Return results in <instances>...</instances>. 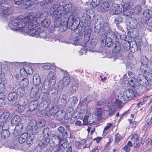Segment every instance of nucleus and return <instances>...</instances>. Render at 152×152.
Wrapping results in <instances>:
<instances>
[{
	"label": "nucleus",
	"mask_w": 152,
	"mask_h": 152,
	"mask_svg": "<svg viewBox=\"0 0 152 152\" xmlns=\"http://www.w3.org/2000/svg\"><path fill=\"white\" fill-rule=\"evenodd\" d=\"M72 7V5L68 4L66 5H61L60 4H52L50 10L52 12L53 18H61L68 19L70 15V11Z\"/></svg>",
	"instance_id": "obj_1"
},
{
	"label": "nucleus",
	"mask_w": 152,
	"mask_h": 152,
	"mask_svg": "<svg viewBox=\"0 0 152 152\" xmlns=\"http://www.w3.org/2000/svg\"><path fill=\"white\" fill-rule=\"evenodd\" d=\"M34 19V16L30 14H29L25 17L19 16L17 18L12 20V24L14 26H16L12 28V29L22 31L23 30V28L26 24L27 23L31 22Z\"/></svg>",
	"instance_id": "obj_2"
},
{
	"label": "nucleus",
	"mask_w": 152,
	"mask_h": 152,
	"mask_svg": "<svg viewBox=\"0 0 152 152\" xmlns=\"http://www.w3.org/2000/svg\"><path fill=\"white\" fill-rule=\"evenodd\" d=\"M110 26V24L107 22L97 21L95 23L94 31L98 34L102 29L104 32L106 33L111 37L118 35L117 32H114L112 30Z\"/></svg>",
	"instance_id": "obj_3"
},
{
	"label": "nucleus",
	"mask_w": 152,
	"mask_h": 152,
	"mask_svg": "<svg viewBox=\"0 0 152 152\" xmlns=\"http://www.w3.org/2000/svg\"><path fill=\"white\" fill-rule=\"evenodd\" d=\"M83 30L84 37L83 41L85 43L84 48L85 49L91 50L94 48L96 44L95 42L92 43L90 39V36L92 31V29L89 26H86L81 28L80 30Z\"/></svg>",
	"instance_id": "obj_4"
},
{
	"label": "nucleus",
	"mask_w": 152,
	"mask_h": 152,
	"mask_svg": "<svg viewBox=\"0 0 152 152\" xmlns=\"http://www.w3.org/2000/svg\"><path fill=\"white\" fill-rule=\"evenodd\" d=\"M68 22L69 23V28H70L72 31L75 30V31L76 33L77 31V30L79 31L81 30L80 28V25L79 26L80 23V20L79 18H75L74 19H70L69 18Z\"/></svg>",
	"instance_id": "obj_5"
},
{
	"label": "nucleus",
	"mask_w": 152,
	"mask_h": 152,
	"mask_svg": "<svg viewBox=\"0 0 152 152\" xmlns=\"http://www.w3.org/2000/svg\"><path fill=\"white\" fill-rule=\"evenodd\" d=\"M42 99L43 101L40 103L39 106V110H41V111L49 108L51 104V100L47 96V95L43 94L42 95Z\"/></svg>",
	"instance_id": "obj_6"
},
{
	"label": "nucleus",
	"mask_w": 152,
	"mask_h": 152,
	"mask_svg": "<svg viewBox=\"0 0 152 152\" xmlns=\"http://www.w3.org/2000/svg\"><path fill=\"white\" fill-rule=\"evenodd\" d=\"M41 92V87L35 86L31 88L30 95L31 98H34L35 100H37L40 98Z\"/></svg>",
	"instance_id": "obj_7"
},
{
	"label": "nucleus",
	"mask_w": 152,
	"mask_h": 152,
	"mask_svg": "<svg viewBox=\"0 0 152 152\" xmlns=\"http://www.w3.org/2000/svg\"><path fill=\"white\" fill-rule=\"evenodd\" d=\"M123 7L122 4H113L110 10V13L113 15L120 14L122 12Z\"/></svg>",
	"instance_id": "obj_8"
},
{
	"label": "nucleus",
	"mask_w": 152,
	"mask_h": 152,
	"mask_svg": "<svg viewBox=\"0 0 152 152\" xmlns=\"http://www.w3.org/2000/svg\"><path fill=\"white\" fill-rule=\"evenodd\" d=\"M116 36H114L112 38L114 41V48L113 49V52L114 53H118L121 51V43L119 40L118 34Z\"/></svg>",
	"instance_id": "obj_9"
},
{
	"label": "nucleus",
	"mask_w": 152,
	"mask_h": 152,
	"mask_svg": "<svg viewBox=\"0 0 152 152\" xmlns=\"http://www.w3.org/2000/svg\"><path fill=\"white\" fill-rule=\"evenodd\" d=\"M127 98L126 96L124 93H120L118 95V99L116 100L115 103L117 106H121V104H125L127 102Z\"/></svg>",
	"instance_id": "obj_10"
},
{
	"label": "nucleus",
	"mask_w": 152,
	"mask_h": 152,
	"mask_svg": "<svg viewBox=\"0 0 152 152\" xmlns=\"http://www.w3.org/2000/svg\"><path fill=\"white\" fill-rule=\"evenodd\" d=\"M81 30H79V33H77L78 34V35L75 37V38H73L72 40L71 41V43L74 45H75L82 44V43L84 44L83 45L84 46L85 45V43L83 41V34H82L81 33H80V31Z\"/></svg>",
	"instance_id": "obj_11"
},
{
	"label": "nucleus",
	"mask_w": 152,
	"mask_h": 152,
	"mask_svg": "<svg viewBox=\"0 0 152 152\" xmlns=\"http://www.w3.org/2000/svg\"><path fill=\"white\" fill-rule=\"evenodd\" d=\"M37 123L34 119L30 121L28 124V127L30 129V133L32 135H35L37 132Z\"/></svg>",
	"instance_id": "obj_12"
},
{
	"label": "nucleus",
	"mask_w": 152,
	"mask_h": 152,
	"mask_svg": "<svg viewBox=\"0 0 152 152\" xmlns=\"http://www.w3.org/2000/svg\"><path fill=\"white\" fill-rule=\"evenodd\" d=\"M54 85H52L51 83L48 80H45L43 82L42 88H41V92L44 94H46L50 89V86Z\"/></svg>",
	"instance_id": "obj_13"
},
{
	"label": "nucleus",
	"mask_w": 152,
	"mask_h": 152,
	"mask_svg": "<svg viewBox=\"0 0 152 152\" xmlns=\"http://www.w3.org/2000/svg\"><path fill=\"white\" fill-rule=\"evenodd\" d=\"M137 79L134 77H130L128 79L127 82L129 85L135 90L138 89L139 86L138 85Z\"/></svg>",
	"instance_id": "obj_14"
},
{
	"label": "nucleus",
	"mask_w": 152,
	"mask_h": 152,
	"mask_svg": "<svg viewBox=\"0 0 152 152\" xmlns=\"http://www.w3.org/2000/svg\"><path fill=\"white\" fill-rule=\"evenodd\" d=\"M137 23V20L134 18H129L127 22L128 30L136 28Z\"/></svg>",
	"instance_id": "obj_15"
},
{
	"label": "nucleus",
	"mask_w": 152,
	"mask_h": 152,
	"mask_svg": "<svg viewBox=\"0 0 152 152\" xmlns=\"http://www.w3.org/2000/svg\"><path fill=\"white\" fill-rule=\"evenodd\" d=\"M50 141L49 138H44L39 141L37 148L42 149L47 146Z\"/></svg>",
	"instance_id": "obj_16"
},
{
	"label": "nucleus",
	"mask_w": 152,
	"mask_h": 152,
	"mask_svg": "<svg viewBox=\"0 0 152 152\" xmlns=\"http://www.w3.org/2000/svg\"><path fill=\"white\" fill-rule=\"evenodd\" d=\"M27 103L25 102L24 97L23 96H21L18 100L12 104V107H15L18 105H26Z\"/></svg>",
	"instance_id": "obj_17"
},
{
	"label": "nucleus",
	"mask_w": 152,
	"mask_h": 152,
	"mask_svg": "<svg viewBox=\"0 0 152 152\" xmlns=\"http://www.w3.org/2000/svg\"><path fill=\"white\" fill-rule=\"evenodd\" d=\"M18 97V94L15 91L10 93L7 96L8 100L12 104L17 101Z\"/></svg>",
	"instance_id": "obj_18"
},
{
	"label": "nucleus",
	"mask_w": 152,
	"mask_h": 152,
	"mask_svg": "<svg viewBox=\"0 0 152 152\" xmlns=\"http://www.w3.org/2000/svg\"><path fill=\"white\" fill-rule=\"evenodd\" d=\"M128 30L130 39H131L132 38L134 39L137 37L139 35V31L136 28L131 29Z\"/></svg>",
	"instance_id": "obj_19"
},
{
	"label": "nucleus",
	"mask_w": 152,
	"mask_h": 152,
	"mask_svg": "<svg viewBox=\"0 0 152 152\" xmlns=\"http://www.w3.org/2000/svg\"><path fill=\"white\" fill-rule=\"evenodd\" d=\"M70 82V79L69 77L66 76L63 78L62 81H60L58 84V87H61L62 88L63 87H66L69 85Z\"/></svg>",
	"instance_id": "obj_20"
},
{
	"label": "nucleus",
	"mask_w": 152,
	"mask_h": 152,
	"mask_svg": "<svg viewBox=\"0 0 152 152\" xmlns=\"http://www.w3.org/2000/svg\"><path fill=\"white\" fill-rule=\"evenodd\" d=\"M138 82V84L142 86H146L148 85V80L143 75H140L138 77L137 79Z\"/></svg>",
	"instance_id": "obj_21"
},
{
	"label": "nucleus",
	"mask_w": 152,
	"mask_h": 152,
	"mask_svg": "<svg viewBox=\"0 0 152 152\" xmlns=\"http://www.w3.org/2000/svg\"><path fill=\"white\" fill-rule=\"evenodd\" d=\"M123 5L122 11L124 15L127 16H130L133 14V10L130 8L132 6Z\"/></svg>",
	"instance_id": "obj_22"
},
{
	"label": "nucleus",
	"mask_w": 152,
	"mask_h": 152,
	"mask_svg": "<svg viewBox=\"0 0 152 152\" xmlns=\"http://www.w3.org/2000/svg\"><path fill=\"white\" fill-rule=\"evenodd\" d=\"M62 20V23L59 27L61 31L64 32L66 31L67 28H69V23L68 22V20L65 19Z\"/></svg>",
	"instance_id": "obj_23"
},
{
	"label": "nucleus",
	"mask_w": 152,
	"mask_h": 152,
	"mask_svg": "<svg viewBox=\"0 0 152 152\" xmlns=\"http://www.w3.org/2000/svg\"><path fill=\"white\" fill-rule=\"evenodd\" d=\"M66 114L64 111L60 110L57 112L56 116L58 120L61 121L63 119H68V118L66 117Z\"/></svg>",
	"instance_id": "obj_24"
},
{
	"label": "nucleus",
	"mask_w": 152,
	"mask_h": 152,
	"mask_svg": "<svg viewBox=\"0 0 152 152\" xmlns=\"http://www.w3.org/2000/svg\"><path fill=\"white\" fill-rule=\"evenodd\" d=\"M128 100L132 99L136 96V92L132 89H128L124 92Z\"/></svg>",
	"instance_id": "obj_25"
},
{
	"label": "nucleus",
	"mask_w": 152,
	"mask_h": 152,
	"mask_svg": "<svg viewBox=\"0 0 152 152\" xmlns=\"http://www.w3.org/2000/svg\"><path fill=\"white\" fill-rule=\"evenodd\" d=\"M51 83L52 85H55L56 82V78L54 73L53 72H50L48 75L47 78L46 80Z\"/></svg>",
	"instance_id": "obj_26"
},
{
	"label": "nucleus",
	"mask_w": 152,
	"mask_h": 152,
	"mask_svg": "<svg viewBox=\"0 0 152 152\" xmlns=\"http://www.w3.org/2000/svg\"><path fill=\"white\" fill-rule=\"evenodd\" d=\"M79 11L76 9H72L70 11V15L69 16V19L72 20L79 18Z\"/></svg>",
	"instance_id": "obj_27"
},
{
	"label": "nucleus",
	"mask_w": 152,
	"mask_h": 152,
	"mask_svg": "<svg viewBox=\"0 0 152 152\" xmlns=\"http://www.w3.org/2000/svg\"><path fill=\"white\" fill-rule=\"evenodd\" d=\"M1 126H0V131L1 130V128H2L3 131L1 133L0 132L1 134V137L2 139H6L9 136L10 133L9 130L7 129H4V126L1 127Z\"/></svg>",
	"instance_id": "obj_28"
},
{
	"label": "nucleus",
	"mask_w": 152,
	"mask_h": 152,
	"mask_svg": "<svg viewBox=\"0 0 152 152\" xmlns=\"http://www.w3.org/2000/svg\"><path fill=\"white\" fill-rule=\"evenodd\" d=\"M57 130L61 134L63 137L66 139L68 136V133L64 127L61 126H59Z\"/></svg>",
	"instance_id": "obj_29"
},
{
	"label": "nucleus",
	"mask_w": 152,
	"mask_h": 152,
	"mask_svg": "<svg viewBox=\"0 0 152 152\" xmlns=\"http://www.w3.org/2000/svg\"><path fill=\"white\" fill-rule=\"evenodd\" d=\"M38 101L37 100L31 101L29 105V111H33L35 110L38 106ZM28 112H29L28 110Z\"/></svg>",
	"instance_id": "obj_30"
},
{
	"label": "nucleus",
	"mask_w": 152,
	"mask_h": 152,
	"mask_svg": "<svg viewBox=\"0 0 152 152\" xmlns=\"http://www.w3.org/2000/svg\"><path fill=\"white\" fill-rule=\"evenodd\" d=\"M1 12L3 13L1 15V13H0V16L4 17V15H7L11 14L12 12V9L10 7H6L4 8Z\"/></svg>",
	"instance_id": "obj_31"
},
{
	"label": "nucleus",
	"mask_w": 152,
	"mask_h": 152,
	"mask_svg": "<svg viewBox=\"0 0 152 152\" xmlns=\"http://www.w3.org/2000/svg\"><path fill=\"white\" fill-rule=\"evenodd\" d=\"M110 6V4L108 2H104L101 4L100 10L102 11L103 12H106L109 10Z\"/></svg>",
	"instance_id": "obj_32"
},
{
	"label": "nucleus",
	"mask_w": 152,
	"mask_h": 152,
	"mask_svg": "<svg viewBox=\"0 0 152 152\" xmlns=\"http://www.w3.org/2000/svg\"><path fill=\"white\" fill-rule=\"evenodd\" d=\"M33 83L35 86H39L41 83V80L38 74L34 75L33 79Z\"/></svg>",
	"instance_id": "obj_33"
},
{
	"label": "nucleus",
	"mask_w": 152,
	"mask_h": 152,
	"mask_svg": "<svg viewBox=\"0 0 152 152\" xmlns=\"http://www.w3.org/2000/svg\"><path fill=\"white\" fill-rule=\"evenodd\" d=\"M28 133L25 132L22 134L18 138V140L19 143H23L26 140L28 136Z\"/></svg>",
	"instance_id": "obj_34"
},
{
	"label": "nucleus",
	"mask_w": 152,
	"mask_h": 152,
	"mask_svg": "<svg viewBox=\"0 0 152 152\" xmlns=\"http://www.w3.org/2000/svg\"><path fill=\"white\" fill-rule=\"evenodd\" d=\"M36 28L34 29H32L30 30H28L27 34L28 35L31 36H35L37 37H38V28L37 29V30Z\"/></svg>",
	"instance_id": "obj_35"
},
{
	"label": "nucleus",
	"mask_w": 152,
	"mask_h": 152,
	"mask_svg": "<svg viewBox=\"0 0 152 152\" xmlns=\"http://www.w3.org/2000/svg\"><path fill=\"white\" fill-rule=\"evenodd\" d=\"M42 134L45 138H48L51 134V131L48 128H45L43 130Z\"/></svg>",
	"instance_id": "obj_36"
},
{
	"label": "nucleus",
	"mask_w": 152,
	"mask_h": 152,
	"mask_svg": "<svg viewBox=\"0 0 152 152\" xmlns=\"http://www.w3.org/2000/svg\"><path fill=\"white\" fill-rule=\"evenodd\" d=\"M130 41L129 40H127L126 41L122 42V46L124 49L126 50H129L131 48Z\"/></svg>",
	"instance_id": "obj_37"
},
{
	"label": "nucleus",
	"mask_w": 152,
	"mask_h": 152,
	"mask_svg": "<svg viewBox=\"0 0 152 152\" xmlns=\"http://www.w3.org/2000/svg\"><path fill=\"white\" fill-rule=\"evenodd\" d=\"M115 111V107L113 106L112 107H110L109 110H105L104 113L107 114V116H110L114 114Z\"/></svg>",
	"instance_id": "obj_38"
},
{
	"label": "nucleus",
	"mask_w": 152,
	"mask_h": 152,
	"mask_svg": "<svg viewBox=\"0 0 152 152\" xmlns=\"http://www.w3.org/2000/svg\"><path fill=\"white\" fill-rule=\"evenodd\" d=\"M104 44L108 47H111L113 45L112 39L110 37H108L107 39L105 40Z\"/></svg>",
	"instance_id": "obj_39"
},
{
	"label": "nucleus",
	"mask_w": 152,
	"mask_h": 152,
	"mask_svg": "<svg viewBox=\"0 0 152 152\" xmlns=\"http://www.w3.org/2000/svg\"><path fill=\"white\" fill-rule=\"evenodd\" d=\"M50 21L48 19H45L41 21V25L44 27H48L50 23Z\"/></svg>",
	"instance_id": "obj_40"
},
{
	"label": "nucleus",
	"mask_w": 152,
	"mask_h": 152,
	"mask_svg": "<svg viewBox=\"0 0 152 152\" xmlns=\"http://www.w3.org/2000/svg\"><path fill=\"white\" fill-rule=\"evenodd\" d=\"M29 83V81L27 78H24L20 82V85L21 87H26Z\"/></svg>",
	"instance_id": "obj_41"
},
{
	"label": "nucleus",
	"mask_w": 152,
	"mask_h": 152,
	"mask_svg": "<svg viewBox=\"0 0 152 152\" xmlns=\"http://www.w3.org/2000/svg\"><path fill=\"white\" fill-rule=\"evenodd\" d=\"M89 99L90 97L87 96L86 98L83 99L80 102L81 106H83V107H86L87 106L89 102L91 101V100Z\"/></svg>",
	"instance_id": "obj_42"
},
{
	"label": "nucleus",
	"mask_w": 152,
	"mask_h": 152,
	"mask_svg": "<svg viewBox=\"0 0 152 152\" xmlns=\"http://www.w3.org/2000/svg\"><path fill=\"white\" fill-rule=\"evenodd\" d=\"M55 108L53 107L51 108L49 110V112H48V113H45V111H44V115L45 116H50V115H56V113L57 112L56 111H54Z\"/></svg>",
	"instance_id": "obj_43"
},
{
	"label": "nucleus",
	"mask_w": 152,
	"mask_h": 152,
	"mask_svg": "<svg viewBox=\"0 0 152 152\" xmlns=\"http://www.w3.org/2000/svg\"><path fill=\"white\" fill-rule=\"evenodd\" d=\"M55 19V21L54 22V27H59L61 25V19H60L61 18H53Z\"/></svg>",
	"instance_id": "obj_44"
},
{
	"label": "nucleus",
	"mask_w": 152,
	"mask_h": 152,
	"mask_svg": "<svg viewBox=\"0 0 152 152\" xmlns=\"http://www.w3.org/2000/svg\"><path fill=\"white\" fill-rule=\"evenodd\" d=\"M20 117L19 116L16 115L13 117L11 120L12 124L16 125L20 123Z\"/></svg>",
	"instance_id": "obj_45"
},
{
	"label": "nucleus",
	"mask_w": 152,
	"mask_h": 152,
	"mask_svg": "<svg viewBox=\"0 0 152 152\" xmlns=\"http://www.w3.org/2000/svg\"><path fill=\"white\" fill-rule=\"evenodd\" d=\"M143 15L147 18H152V11L151 10L148 9H146L144 11L143 13Z\"/></svg>",
	"instance_id": "obj_46"
},
{
	"label": "nucleus",
	"mask_w": 152,
	"mask_h": 152,
	"mask_svg": "<svg viewBox=\"0 0 152 152\" xmlns=\"http://www.w3.org/2000/svg\"><path fill=\"white\" fill-rule=\"evenodd\" d=\"M23 68H25V70H26L27 74L31 75L33 74V69L30 66L24 65L23 66Z\"/></svg>",
	"instance_id": "obj_47"
},
{
	"label": "nucleus",
	"mask_w": 152,
	"mask_h": 152,
	"mask_svg": "<svg viewBox=\"0 0 152 152\" xmlns=\"http://www.w3.org/2000/svg\"><path fill=\"white\" fill-rule=\"evenodd\" d=\"M86 15L87 19L90 20L91 21L92 20V19L93 20L94 18V15L92 13H90L89 10H87L86 11Z\"/></svg>",
	"instance_id": "obj_48"
},
{
	"label": "nucleus",
	"mask_w": 152,
	"mask_h": 152,
	"mask_svg": "<svg viewBox=\"0 0 152 152\" xmlns=\"http://www.w3.org/2000/svg\"><path fill=\"white\" fill-rule=\"evenodd\" d=\"M140 62L142 64V65H144L145 66H147L148 61L147 58L145 56H142L141 57Z\"/></svg>",
	"instance_id": "obj_49"
},
{
	"label": "nucleus",
	"mask_w": 152,
	"mask_h": 152,
	"mask_svg": "<svg viewBox=\"0 0 152 152\" xmlns=\"http://www.w3.org/2000/svg\"><path fill=\"white\" fill-rule=\"evenodd\" d=\"M124 20L123 18L120 16H118L116 17L114 19V22L117 25L122 23Z\"/></svg>",
	"instance_id": "obj_50"
},
{
	"label": "nucleus",
	"mask_w": 152,
	"mask_h": 152,
	"mask_svg": "<svg viewBox=\"0 0 152 152\" xmlns=\"http://www.w3.org/2000/svg\"><path fill=\"white\" fill-rule=\"evenodd\" d=\"M10 116V113L8 112H4L0 116V120H3L1 121H6L8 119Z\"/></svg>",
	"instance_id": "obj_51"
},
{
	"label": "nucleus",
	"mask_w": 152,
	"mask_h": 152,
	"mask_svg": "<svg viewBox=\"0 0 152 152\" xmlns=\"http://www.w3.org/2000/svg\"><path fill=\"white\" fill-rule=\"evenodd\" d=\"M78 101L77 97L73 96L69 99V101L70 104L72 106H74L76 104Z\"/></svg>",
	"instance_id": "obj_52"
},
{
	"label": "nucleus",
	"mask_w": 152,
	"mask_h": 152,
	"mask_svg": "<svg viewBox=\"0 0 152 152\" xmlns=\"http://www.w3.org/2000/svg\"><path fill=\"white\" fill-rule=\"evenodd\" d=\"M152 123V118H148L146 121V123L144 127V129L145 130H147L148 127L151 125Z\"/></svg>",
	"instance_id": "obj_53"
},
{
	"label": "nucleus",
	"mask_w": 152,
	"mask_h": 152,
	"mask_svg": "<svg viewBox=\"0 0 152 152\" xmlns=\"http://www.w3.org/2000/svg\"><path fill=\"white\" fill-rule=\"evenodd\" d=\"M33 139L34 137L32 136L29 135V137L28 136L26 140L27 144L29 146L32 144L33 143Z\"/></svg>",
	"instance_id": "obj_54"
},
{
	"label": "nucleus",
	"mask_w": 152,
	"mask_h": 152,
	"mask_svg": "<svg viewBox=\"0 0 152 152\" xmlns=\"http://www.w3.org/2000/svg\"><path fill=\"white\" fill-rule=\"evenodd\" d=\"M141 6L139 5L135 6L134 7V12L136 14H139L141 11Z\"/></svg>",
	"instance_id": "obj_55"
},
{
	"label": "nucleus",
	"mask_w": 152,
	"mask_h": 152,
	"mask_svg": "<svg viewBox=\"0 0 152 152\" xmlns=\"http://www.w3.org/2000/svg\"><path fill=\"white\" fill-rule=\"evenodd\" d=\"M38 37L43 38L45 36V33L44 32V30L43 29H40L39 28L38 29Z\"/></svg>",
	"instance_id": "obj_56"
},
{
	"label": "nucleus",
	"mask_w": 152,
	"mask_h": 152,
	"mask_svg": "<svg viewBox=\"0 0 152 152\" xmlns=\"http://www.w3.org/2000/svg\"><path fill=\"white\" fill-rule=\"evenodd\" d=\"M25 106L26 105H17L16 110L19 113L23 112L25 109L26 107Z\"/></svg>",
	"instance_id": "obj_57"
},
{
	"label": "nucleus",
	"mask_w": 152,
	"mask_h": 152,
	"mask_svg": "<svg viewBox=\"0 0 152 152\" xmlns=\"http://www.w3.org/2000/svg\"><path fill=\"white\" fill-rule=\"evenodd\" d=\"M68 146V144L66 142H64L62 144L59 145L57 147L61 150H62V151H63V150L66 148Z\"/></svg>",
	"instance_id": "obj_58"
},
{
	"label": "nucleus",
	"mask_w": 152,
	"mask_h": 152,
	"mask_svg": "<svg viewBox=\"0 0 152 152\" xmlns=\"http://www.w3.org/2000/svg\"><path fill=\"white\" fill-rule=\"evenodd\" d=\"M124 3L122 5H126L127 6H132L133 4L132 2V0H122Z\"/></svg>",
	"instance_id": "obj_59"
},
{
	"label": "nucleus",
	"mask_w": 152,
	"mask_h": 152,
	"mask_svg": "<svg viewBox=\"0 0 152 152\" xmlns=\"http://www.w3.org/2000/svg\"><path fill=\"white\" fill-rule=\"evenodd\" d=\"M146 24L149 27V29L152 30V17L149 18L146 20Z\"/></svg>",
	"instance_id": "obj_60"
},
{
	"label": "nucleus",
	"mask_w": 152,
	"mask_h": 152,
	"mask_svg": "<svg viewBox=\"0 0 152 152\" xmlns=\"http://www.w3.org/2000/svg\"><path fill=\"white\" fill-rule=\"evenodd\" d=\"M53 137L57 142H58L59 144L63 140L62 137L60 135H55Z\"/></svg>",
	"instance_id": "obj_61"
},
{
	"label": "nucleus",
	"mask_w": 152,
	"mask_h": 152,
	"mask_svg": "<svg viewBox=\"0 0 152 152\" xmlns=\"http://www.w3.org/2000/svg\"><path fill=\"white\" fill-rule=\"evenodd\" d=\"M37 23L35 22L30 23L28 26V30H30L32 29H34L36 28L37 26Z\"/></svg>",
	"instance_id": "obj_62"
},
{
	"label": "nucleus",
	"mask_w": 152,
	"mask_h": 152,
	"mask_svg": "<svg viewBox=\"0 0 152 152\" xmlns=\"http://www.w3.org/2000/svg\"><path fill=\"white\" fill-rule=\"evenodd\" d=\"M58 104L62 107H64L66 104V101L63 99H59L58 100Z\"/></svg>",
	"instance_id": "obj_63"
},
{
	"label": "nucleus",
	"mask_w": 152,
	"mask_h": 152,
	"mask_svg": "<svg viewBox=\"0 0 152 152\" xmlns=\"http://www.w3.org/2000/svg\"><path fill=\"white\" fill-rule=\"evenodd\" d=\"M25 90L22 88H19L18 89L17 93L18 95H20L21 96H23Z\"/></svg>",
	"instance_id": "obj_64"
}]
</instances>
